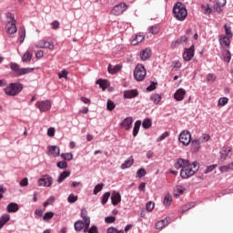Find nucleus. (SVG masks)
Wrapping results in <instances>:
<instances>
[{"mask_svg":"<svg viewBox=\"0 0 233 233\" xmlns=\"http://www.w3.org/2000/svg\"><path fill=\"white\" fill-rule=\"evenodd\" d=\"M174 167L177 170L181 168L180 177H182V179H188V177H192V176L199 170V164L198 162L190 164L188 160L184 158H178Z\"/></svg>","mask_w":233,"mask_h":233,"instance_id":"obj_1","label":"nucleus"},{"mask_svg":"<svg viewBox=\"0 0 233 233\" xmlns=\"http://www.w3.org/2000/svg\"><path fill=\"white\" fill-rule=\"evenodd\" d=\"M134 77L136 81H143L147 77V69L143 65H137L134 71Z\"/></svg>","mask_w":233,"mask_h":233,"instance_id":"obj_5","label":"nucleus"},{"mask_svg":"<svg viewBox=\"0 0 233 233\" xmlns=\"http://www.w3.org/2000/svg\"><path fill=\"white\" fill-rule=\"evenodd\" d=\"M201 148V142L199 139H195L191 141V150L192 152H198Z\"/></svg>","mask_w":233,"mask_h":233,"instance_id":"obj_23","label":"nucleus"},{"mask_svg":"<svg viewBox=\"0 0 233 233\" xmlns=\"http://www.w3.org/2000/svg\"><path fill=\"white\" fill-rule=\"evenodd\" d=\"M120 70H121L120 65H116L114 67H112V64L108 65L107 71L109 74H117V72Z\"/></svg>","mask_w":233,"mask_h":233,"instance_id":"obj_28","label":"nucleus"},{"mask_svg":"<svg viewBox=\"0 0 233 233\" xmlns=\"http://www.w3.org/2000/svg\"><path fill=\"white\" fill-rule=\"evenodd\" d=\"M88 233H99V231H97V227L96 226H92L89 228Z\"/></svg>","mask_w":233,"mask_h":233,"instance_id":"obj_64","label":"nucleus"},{"mask_svg":"<svg viewBox=\"0 0 233 233\" xmlns=\"http://www.w3.org/2000/svg\"><path fill=\"white\" fill-rule=\"evenodd\" d=\"M142 127L143 128H145L146 130H148V128H150V127H152V119L150 118H146L143 123H142Z\"/></svg>","mask_w":233,"mask_h":233,"instance_id":"obj_38","label":"nucleus"},{"mask_svg":"<svg viewBox=\"0 0 233 233\" xmlns=\"http://www.w3.org/2000/svg\"><path fill=\"white\" fill-rule=\"evenodd\" d=\"M109 198H110V192H106L102 197V205H106Z\"/></svg>","mask_w":233,"mask_h":233,"instance_id":"obj_45","label":"nucleus"},{"mask_svg":"<svg viewBox=\"0 0 233 233\" xmlns=\"http://www.w3.org/2000/svg\"><path fill=\"white\" fill-rule=\"evenodd\" d=\"M220 172H230L233 171V161L228 165L221 166L219 167Z\"/></svg>","mask_w":233,"mask_h":233,"instance_id":"obj_29","label":"nucleus"},{"mask_svg":"<svg viewBox=\"0 0 233 233\" xmlns=\"http://www.w3.org/2000/svg\"><path fill=\"white\" fill-rule=\"evenodd\" d=\"M187 41L188 38L186 35L180 36L171 44V47L176 48V46H179V45H183V43H187Z\"/></svg>","mask_w":233,"mask_h":233,"instance_id":"obj_20","label":"nucleus"},{"mask_svg":"<svg viewBox=\"0 0 233 233\" xmlns=\"http://www.w3.org/2000/svg\"><path fill=\"white\" fill-rule=\"evenodd\" d=\"M128 5L126 3H120L113 7L111 14L113 15H121L123 12H127Z\"/></svg>","mask_w":233,"mask_h":233,"instance_id":"obj_9","label":"nucleus"},{"mask_svg":"<svg viewBox=\"0 0 233 233\" xmlns=\"http://www.w3.org/2000/svg\"><path fill=\"white\" fill-rule=\"evenodd\" d=\"M137 177H144V176H147V171L145 170V168H140L137 170Z\"/></svg>","mask_w":233,"mask_h":233,"instance_id":"obj_51","label":"nucleus"},{"mask_svg":"<svg viewBox=\"0 0 233 233\" xmlns=\"http://www.w3.org/2000/svg\"><path fill=\"white\" fill-rule=\"evenodd\" d=\"M138 96H139V92H137V89L124 91L125 99H134V97H137Z\"/></svg>","mask_w":233,"mask_h":233,"instance_id":"obj_16","label":"nucleus"},{"mask_svg":"<svg viewBox=\"0 0 233 233\" xmlns=\"http://www.w3.org/2000/svg\"><path fill=\"white\" fill-rule=\"evenodd\" d=\"M186 95H187V91L183 88H179L174 94V97L176 101H183V99H185Z\"/></svg>","mask_w":233,"mask_h":233,"instance_id":"obj_19","label":"nucleus"},{"mask_svg":"<svg viewBox=\"0 0 233 233\" xmlns=\"http://www.w3.org/2000/svg\"><path fill=\"white\" fill-rule=\"evenodd\" d=\"M47 136H49V137H54V136H56V128L49 127L47 129Z\"/></svg>","mask_w":233,"mask_h":233,"instance_id":"obj_57","label":"nucleus"},{"mask_svg":"<svg viewBox=\"0 0 233 233\" xmlns=\"http://www.w3.org/2000/svg\"><path fill=\"white\" fill-rule=\"evenodd\" d=\"M106 108L109 112H112L116 108V104L112 100H107Z\"/></svg>","mask_w":233,"mask_h":233,"instance_id":"obj_44","label":"nucleus"},{"mask_svg":"<svg viewBox=\"0 0 233 233\" xmlns=\"http://www.w3.org/2000/svg\"><path fill=\"white\" fill-rule=\"evenodd\" d=\"M62 159L66 161H72L74 159V155L72 153H62L61 155Z\"/></svg>","mask_w":233,"mask_h":233,"instance_id":"obj_39","label":"nucleus"},{"mask_svg":"<svg viewBox=\"0 0 233 233\" xmlns=\"http://www.w3.org/2000/svg\"><path fill=\"white\" fill-rule=\"evenodd\" d=\"M219 159L220 161H227L232 157V147L228 146H224L219 151Z\"/></svg>","mask_w":233,"mask_h":233,"instance_id":"obj_7","label":"nucleus"},{"mask_svg":"<svg viewBox=\"0 0 233 233\" xmlns=\"http://www.w3.org/2000/svg\"><path fill=\"white\" fill-rule=\"evenodd\" d=\"M20 187H28V178L25 177L22 179V181L19 183Z\"/></svg>","mask_w":233,"mask_h":233,"instance_id":"obj_63","label":"nucleus"},{"mask_svg":"<svg viewBox=\"0 0 233 233\" xmlns=\"http://www.w3.org/2000/svg\"><path fill=\"white\" fill-rule=\"evenodd\" d=\"M196 207V203L194 202H190L188 204H186L182 207L181 208V212L182 214L185 212H187V210H190V208H194Z\"/></svg>","mask_w":233,"mask_h":233,"instance_id":"obj_34","label":"nucleus"},{"mask_svg":"<svg viewBox=\"0 0 233 233\" xmlns=\"http://www.w3.org/2000/svg\"><path fill=\"white\" fill-rule=\"evenodd\" d=\"M26 37V30L25 28L20 29L19 31V41L21 44L25 43V38Z\"/></svg>","mask_w":233,"mask_h":233,"instance_id":"obj_40","label":"nucleus"},{"mask_svg":"<svg viewBox=\"0 0 233 233\" xmlns=\"http://www.w3.org/2000/svg\"><path fill=\"white\" fill-rule=\"evenodd\" d=\"M132 123H134V120L131 116H128L120 123V127L125 128V130H128L129 128H132Z\"/></svg>","mask_w":233,"mask_h":233,"instance_id":"obj_18","label":"nucleus"},{"mask_svg":"<svg viewBox=\"0 0 233 233\" xmlns=\"http://www.w3.org/2000/svg\"><path fill=\"white\" fill-rule=\"evenodd\" d=\"M227 103H228V98L221 97L218 100V106H225V105H227Z\"/></svg>","mask_w":233,"mask_h":233,"instance_id":"obj_48","label":"nucleus"},{"mask_svg":"<svg viewBox=\"0 0 233 233\" xmlns=\"http://www.w3.org/2000/svg\"><path fill=\"white\" fill-rule=\"evenodd\" d=\"M103 187H105V185L103 183L98 184L95 187V189H94L95 196L99 194V192H101V190H103Z\"/></svg>","mask_w":233,"mask_h":233,"instance_id":"obj_46","label":"nucleus"},{"mask_svg":"<svg viewBox=\"0 0 233 233\" xmlns=\"http://www.w3.org/2000/svg\"><path fill=\"white\" fill-rule=\"evenodd\" d=\"M150 99L153 101V103H155V105H159L161 102V96L155 94L150 96Z\"/></svg>","mask_w":233,"mask_h":233,"instance_id":"obj_41","label":"nucleus"},{"mask_svg":"<svg viewBox=\"0 0 233 233\" xmlns=\"http://www.w3.org/2000/svg\"><path fill=\"white\" fill-rule=\"evenodd\" d=\"M203 13L208 15L212 13V9L208 5H202Z\"/></svg>","mask_w":233,"mask_h":233,"instance_id":"obj_56","label":"nucleus"},{"mask_svg":"<svg viewBox=\"0 0 233 233\" xmlns=\"http://www.w3.org/2000/svg\"><path fill=\"white\" fill-rule=\"evenodd\" d=\"M56 167L58 168H67L68 164L66 163V161H60V162H57Z\"/></svg>","mask_w":233,"mask_h":233,"instance_id":"obj_54","label":"nucleus"},{"mask_svg":"<svg viewBox=\"0 0 233 233\" xmlns=\"http://www.w3.org/2000/svg\"><path fill=\"white\" fill-rule=\"evenodd\" d=\"M168 218H166L164 220H160L158 222H157L156 224V228L157 230H163V228H165V227H167V225H168Z\"/></svg>","mask_w":233,"mask_h":233,"instance_id":"obj_22","label":"nucleus"},{"mask_svg":"<svg viewBox=\"0 0 233 233\" xmlns=\"http://www.w3.org/2000/svg\"><path fill=\"white\" fill-rule=\"evenodd\" d=\"M105 221H106V223H107V224L116 223V217H114V216L106 217V218H105Z\"/></svg>","mask_w":233,"mask_h":233,"instance_id":"obj_55","label":"nucleus"},{"mask_svg":"<svg viewBox=\"0 0 233 233\" xmlns=\"http://www.w3.org/2000/svg\"><path fill=\"white\" fill-rule=\"evenodd\" d=\"M154 207H156V204L152 201L148 202L147 205H146V208L148 212H152V210H154Z\"/></svg>","mask_w":233,"mask_h":233,"instance_id":"obj_49","label":"nucleus"},{"mask_svg":"<svg viewBox=\"0 0 233 233\" xmlns=\"http://www.w3.org/2000/svg\"><path fill=\"white\" fill-rule=\"evenodd\" d=\"M67 76H68L67 70H62V73H58L59 79H63V77H65V79H66Z\"/></svg>","mask_w":233,"mask_h":233,"instance_id":"obj_58","label":"nucleus"},{"mask_svg":"<svg viewBox=\"0 0 233 233\" xmlns=\"http://www.w3.org/2000/svg\"><path fill=\"white\" fill-rule=\"evenodd\" d=\"M11 69L17 74V76H25V74H30L34 72V68H19V65L15 63L11 64Z\"/></svg>","mask_w":233,"mask_h":233,"instance_id":"obj_8","label":"nucleus"},{"mask_svg":"<svg viewBox=\"0 0 233 233\" xmlns=\"http://www.w3.org/2000/svg\"><path fill=\"white\" fill-rule=\"evenodd\" d=\"M143 41H145V35L141 34H137L136 36L131 41V45H133V46H136L139 45V43H143Z\"/></svg>","mask_w":233,"mask_h":233,"instance_id":"obj_21","label":"nucleus"},{"mask_svg":"<svg viewBox=\"0 0 233 233\" xmlns=\"http://www.w3.org/2000/svg\"><path fill=\"white\" fill-rule=\"evenodd\" d=\"M61 150L57 146H48L47 147V154L48 156H53V157H59Z\"/></svg>","mask_w":233,"mask_h":233,"instance_id":"obj_14","label":"nucleus"},{"mask_svg":"<svg viewBox=\"0 0 233 233\" xmlns=\"http://www.w3.org/2000/svg\"><path fill=\"white\" fill-rule=\"evenodd\" d=\"M96 85H99V86H100V88H102V90L108 88V81L107 80L98 79L96 81Z\"/></svg>","mask_w":233,"mask_h":233,"instance_id":"obj_35","label":"nucleus"},{"mask_svg":"<svg viewBox=\"0 0 233 233\" xmlns=\"http://www.w3.org/2000/svg\"><path fill=\"white\" fill-rule=\"evenodd\" d=\"M36 107L40 112H48L52 108V103H50V100L40 101L36 103Z\"/></svg>","mask_w":233,"mask_h":233,"instance_id":"obj_11","label":"nucleus"},{"mask_svg":"<svg viewBox=\"0 0 233 233\" xmlns=\"http://www.w3.org/2000/svg\"><path fill=\"white\" fill-rule=\"evenodd\" d=\"M111 203L116 207V205H119L121 203V194L117 191H113L111 194Z\"/></svg>","mask_w":233,"mask_h":233,"instance_id":"obj_17","label":"nucleus"},{"mask_svg":"<svg viewBox=\"0 0 233 233\" xmlns=\"http://www.w3.org/2000/svg\"><path fill=\"white\" fill-rule=\"evenodd\" d=\"M51 26H52L53 30L59 29V21L55 20L54 22L51 23Z\"/></svg>","mask_w":233,"mask_h":233,"instance_id":"obj_60","label":"nucleus"},{"mask_svg":"<svg viewBox=\"0 0 233 233\" xmlns=\"http://www.w3.org/2000/svg\"><path fill=\"white\" fill-rule=\"evenodd\" d=\"M230 36H221L219 39V43L220 45H224L228 48V46H230Z\"/></svg>","mask_w":233,"mask_h":233,"instance_id":"obj_30","label":"nucleus"},{"mask_svg":"<svg viewBox=\"0 0 233 233\" xmlns=\"http://www.w3.org/2000/svg\"><path fill=\"white\" fill-rule=\"evenodd\" d=\"M132 165H134V157H130L127 160L125 161V163L121 165V169L125 170L126 168H130Z\"/></svg>","mask_w":233,"mask_h":233,"instance_id":"obj_24","label":"nucleus"},{"mask_svg":"<svg viewBox=\"0 0 233 233\" xmlns=\"http://www.w3.org/2000/svg\"><path fill=\"white\" fill-rule=\"evenodd\" d=\"M224 28H225L226 35H228V37L232 38V31L230 26H228L227 24H225Z\"/></svg>","mask_w":233,"mask_h":233,"instance_id":"obj_52","label":"nucleus"},{"mask_svg":"<svg viewBox=\"0 0 233 233\" xmlns=\"http://www.w3.org/2000/svg\"><path fill=\"white\" fill-rule=\"evenodd\" d=\"M6 17H8L7 24L5 25L6 32L9 35H12V34H15L17 32V22L15 21V18H14V15L12 14L8 13L6 15Z\"/></svg>","mask_w":233,"mask_h":233,"instance_id":"obj_4","label":"nucleus"},{"mask_svg":"<svg viewBox=\"0 0 233 233\" xmlns=\"http://www.w3.org/2000/svg\"><path fill=\"white\" fill-rule=\"evenodd\" d=\"M149 32H150V34H153V35L159 34V26L153 25V26L149 27Z\"/></svg>","mask_w":233,"mask_h":233,"instance_id":"obj_43","label":"nucleus"},{"mask_svg":"<svg viewBox=\"0 0 233 233\" xmlns=\"http://www.w3.org/2000/svg\"><path fill=\"white\" fill-rule=\"evenodd\" d=\"M22 61L24 63H30L32 61V54L28 51H26L24 56H22Z\"/></svg>","mask_w":233,"mask_h":233,"instance_id":"obj_36","label":"nucleus"},{"mask_svg":"<svg viewBox=\"0 0 233 233\" xmlns=\"http://www.w3.org/2000/svg\"><path fill=\"white\" fill-rule=\"evenodd\" d=\"M173 15L177 19V21H185V19H187V15H188V12L187 11L185 5L177 2L173 7Z\"/></svg>","mask_w":233,"mask_h":233,"instance_id":"obj_2","label":"nucleus"},{"mask_svg":"<svg viewBox=\"0 0 233 233\" xmlns=\"http://www.w3.org/2000/svg\"><path fill=\"white\" fill-rule=\"evenodd\" d=\"M68 203H76L77 201V196L74 194H70L69 197L67 198Z\"/></svg>","mask_w":233,"mask_h":233,"instance_id":"obj_50","label":"nucleus"},{"mask_svg":"<svg viewBox=\"0 0 233 233\" xmlns=\"http://www.w3.org/2000/svg\"><path fill=\"white\" fill-rule=\"evenodd\" d=\"M8 221H10V215H8V214L3 215L0 218V229L3 228L5 227V225H6V223H8Z\"/></svg>","mask_w":233,"mask_h":233,"instance_id":"obj_26","label":"nucleus"},{"mask_svg":"<svg viewBox=\"0 0 233 233\" xmlns=\"http://www.w3.org/2000/svg\"><path fill=\"white\" fill-rule=\"evenodd\" d=\"M151 56L150 49L146 48L140 53V58L142 61H147Z\"/></svg>","mask_w":233,"mask_h":233,"instance_id":"obj_27","label":"nucleus"},{"mask_svg":"<svg viewBox=\"0 0 233 233\" xmlns=\"http://www.w3.org/2000/svg\"><path fill=\"white\" fill-rule=\"evenodd\" d=\"M52 177L46 175L37 180V185L39 187H52Z\"/></svg>","mask_w":233,"mask_h":233,"instance_id":"obj_10","label":"nucleus"},{"mask_svg":"<svg viewBox=\"0 0 233 233\" xmlns=\"http://www.w3.org/2000/svg\"><path fill=\"white\" fill-rule=\"evenodd\" d=\"M69 176H70V171H64L60 174L57 181L59 183H63V181H65V179H66V177H68Z\"/></svg>","mask_w":233,"mask_h":233,"instance_id":"obj_37","label":"nucleus"},{"mask_svg":"<svg viewBox=\"0 0 233 233\" xmlns=\"http://www.w3.org/2000/svg\"><path fill=\"white\" fill-rule=\"evenodd\" d=\"M53 218H54V212L49 211L44 215L43 219L44 221H50V219H52Z\"/></svg>","mask_w":233,"mask_h":233,"instance_id":"obj_42","label":"nucleus"},{"mask_svg":"<svg viewBox=\"0 0 233 233\" xmlns=\"http://www.w3.org/2000/svg\"><path fill=\"white\" fill-rule=\"evenodd\" d=\"M156 85H157V83L152 82L151 85L147 87V91L152 92V91L156 90Z\"/></svg>","mask_w":233,"mask_h":233,"instance_id":"obj_61","label":"nucleus"},{"mask_svg":"<svg viewBox=\"0 0 233 233\" xmlns=\"http://www.w3.org/2000/svg\"><path fill=\"white\" fill-rule=\"evenodd\" d=\"M4 92H5V96H9L11 97H15V96H19V94H21V92H23V84L11 83L4 88Z\"/></svg>","mask_w":233,"mask_h":233,"instance_id":"obj_3","label":"nucleus"},{"mask_svg":"<svg viewBox=\"0 0 233 233\" xmlns=\"http://www.w3.org/2000/svg\"><path fill=\"white\" fill-rule=\"evenodd\" d=\"M195 50L194 46L189 48H187L183 53L184 61H192V57H194Z\"/></svg>","mask_w":233,"mask_h":233,"instance_id":"obj_13","label":"nucleus"},{"mask_svg":"<svg viewBox=\"0 0 233 233\" xmlns=\"http://www.w3.org/2000/svg\"><path fill=\"white\" fill-rule=\"evenodd\" d=\"M139 128H141V120H137L135 122V126L133 128V136L136 137L137 134H139Z\"/></svg>","mask_w":233,"mask_h":233,"instance_id":"obj_33","label":"nucleus"},{"mask_svg":"<svg viewBox=\"0 0 233 233\" xmlns=\"http://www.w3.org/2000/svg\"><path fill=\"white\" fill-rule=\"evenodd\" d=\"M6 210L9 213L17 212V210H19V205H17V203L12 202L8 204Z\"/></svg>","mask_w":233,"mask_h":233,"instance_id":"obj_25","label":"nucleus"},{"mask_svg":"<svg viewBox=\"0 0 233 233\" xmlns=\"http://www.w3.org/2000/svg\"><path fill=\"white\" fill-rule=\"evenodd\" d=\"M36 48H47L48 50H54V44L46 41L40 40L35 44Z\"/></svg>","mask_w":233,"mask_h":233,"instance_id":"obj_12","label":"nucleus"},{"mask_svg":"<svg viewBox=\"0 0 233 233\" xmlns=\"http://www.w3.org/2000/svg\"><path fill=\"white\" fill-rule=\"evenodd\" d=\"M163 205L165 207H170V205H172V195L171 194L167 193L165 196Z\"/></svg>","mask_w":233,"mask_h":233,"instance_id":"obj_31","label":"nucleus"},{"mask_svg":"<svg viewBox=\"0 0 233 233\" xmlns=\"http://www.w3.org/2000/svg\"><path fill=\"white\" fill-rule=\"evenodd\" d=\"M207 81H211L213 83V81H216V76L214 74H208L207 76Z\"/></svg>","mask_w":233,"mask_h":233,"instance_id":"obj_62","label":"nucleus"},{"mask_svg":"<svg viewBox=\"0 0 233 233\" xmlns=\"http://www.w3.org/2000/svg\"><path fill=\"white\" fill-rule=\"evenodd\" d=\"M75 230L76 232H81V230H83V228H85V224L83 222V220H78L76 222H75Z\"/></svg>","mask_w":233,"mask_h":233,"instance_id":"obj_32","label":"nucleus"},{"mask_svg":"<svg viewBox=\"0 0 233 233\" xmlns=\"http://www.w3.org/2000/svg\"><path fill=\"white\" fill-rule=\"evenodd\" d=\"M179 143H182L184 147H188L190 145V142L192 141V135L189 131L184 130L180 133L178 137Z\"/></svg>","mask_w":233,"mask_h":233,"instance_id":"obj_6","label":"nucleus"},{"mask_svg":"<svg viewBox=\"0 0 233 233\" xmlns=\"http://www.w3.org/2000/svg\"><path fill=\"white\" fill-rule=\"evenodd\" d=\"M216 167H218V165L208 166L207 167V169L204 171V174H208V173L212 172V170H214V168H216Z\"/></svg>","mask_w":233,"mask_h":233,"instance_id":"obj_59","label":"nucleus"},{"mask_svg":"<svg viewBox=\"0 0 233 233\" xmlns=\"http://www.w3.org/2000/svg\"><path fill=\"white\" fill-rule=\"evenodd\" d=\"M227 5V0H216V3L213 6V12H218V14H221L223 12L222 6Z\"/></svg>","mask_w":233,"mask_h":233,"instance_id":"obj_15","label":"nucleus"},{"mask_svg":"<svg viewBox=\"0 0 233 233\" xmlns=\"http://www.w3.org/2000/svg\"><path fill=\"white\" fill-rule=\"evenodd\" d=\"M106 233H125V230H123V229L117 230V228L111 227V228H107Z\"/></svg>","mask_w":233,"mask_h":233,"instance_id":"obj_47","label":"nucleus"},{"mask_svg":"<svg viewBox=\"0 0 233 233\" xmlns=\"http://www.w3.org/2000/svg\"><path fill=\"white\" fill-rule=\"evenodd\" d=\"M170 136V133L167 131L164 132L160 137H157V141H163L164 139H167Z\"/></svg>","mask_w":233,"mask_h":233,"instance_id":"obj_53","label":"nucleus"}]
</instances>
